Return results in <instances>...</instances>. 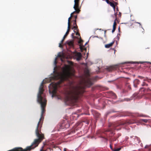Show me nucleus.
<instances>
[{
    "label": "nucleus",
    "mask_w": 151,
    "mask_h": 151,
    "mask_svg": "<svg viewBox=\"0 0 151 151\" xmlns=\"http://www.w3.org/2000/svg\"><path fill=\"white\" fill-rule=\"evenodd\" d=\"M64 151H66V149L65 148H64Z\"/></svg>",
    "instance_id": "42"
},
{
    "label": "nucleus",
    "mask_w": 151,
    "mask_h": 151,
    "mask_svg": "<svg viewBox=\"0 0 151 151\" xmlns=\"http://www.w3.org/2000/svg\"><path fill=\"white\" fill-rule=\"evenodd\" d=\"M106 2L107 3V4H109L110 2H111L109 1V0H105Z\"/></svg>",
    "instance_id": "35"
},
{
    "label": "nucleus",
    "mask_w": 151,
    "mask_h": 151,
    "mask_svg": "<svg viewBox=\"0 0 151 151\" xmlns=\"http://www.w3.org/2000/svg\"><path fill=\"white\" fill-rule=\"evenodd\" d=\"M125 124L124 123H114L111 124L110 125H109L110 127H112L113 128H111V129H115V127H118V126L119 125H122V124Z\"/></svg>",
    "instance_id": "7"
},
{
    "label": "nucleus",
    "mask_w": 151,
    "mask_h": 151,
    "mask_svg": "<svg viewBox=\"0 0 151 151\" xmlns=\"http://www.w3.org/2000/svg\"><path fill=\"white\" fill-rule=\"evenodd\" d=\"M135 116H142L141 115H139L138 113H136L135 114Z\"/></svg>",
    "instance_id": "32"
},
{
    "label": "nucleus",
    "mask_w": 151,
    "mask_h": 151,
    "mask_svg": "<svg viewBox=\"0 0 151 151\" xmlns=\"http://www.w3.org/2000/svg\"><path fill=\"white\" fill-rule=\"evenodd\" d=\"M83 41V40L81 39L78 42V43L81 44V45L80 46V48L81 50H84V48H83V47H82V46H81V45L82 44Z\"/></svg>",
    "instance_id": "18"
},
{
    "label": "nucleus",
    "mask_w": 151,
    "mask_h": 151,
    "mask_svg": "<svg viewBox=\"0 0 151 151\" xmlns=\"http://www.w3.org/2000/svg\"><path fill=\"white\" fill-rule=\"evenodd\" d=\"M143 30L144 31V29H143Z\"/></svg>",
    "instance_id": "47"
},
{
    "label": "nucleus",
    "mask_w": 151,
    "mask_h": 151,
    "mask_svg": "<svg viewBox=\"0 0 151 151\" xmlns=\"http://www.w3.org/2000/svg\"><path fill=\"white\" fill-rule=\"evenodd\" d=\"M72 36L73 37H74V36H74V34H73H73H72Z\"/></svg>",
    "instance_id": "43"
},
{
    "label": "nucleus",
    "mask_w": 151,
    "mask_h": 151,
    "mask_svg": "<svg viewBox=\"0 0 151 151\" xmlns=\"http://www.w3.org/2000/svg\"><path fill=\"white\" fill-rule=\"evenodd\" d=\"M138 77L141 79H142L144 78V77H143L139 76H138Z\"/></svg>",
    "instance_id": "37"
},
{
    "label": "nucleus",
    "mask_w": 151,
    "mask_h": 151,
    "mask_svg": "<svg viewBox=\"0 0 151 151\" xmlns=\"http://www.w3.org/2000/svg\"><path fill=\"white\" fill-rule=\"evenodd\" d=\"M62 43H61V42H60V43H59V47H62Z\"/></svg>",
    "instance_id": "34"
},
{
    "label": "nucleus",
    "mask_w": 151,
    "mask_h": 151,
    "mask_svg": "<svg viewBox=\"0 0 151 151\" xmlns=\"http://www.w3.org/2000/svg\"><path fill=\"white\" fill-rule=\"evenodd\" d=\"M72 29H74V32L75 33H76V35H78L80 37V34L79 32H78L79 30L78 28V26H77V27H76L75 28H73V27L72 28Z\"/></svg>",
    "instance_id": "11"
},
{
    "label": "nucleus",
    "mask_w": 151,
    "mask_h": 151,
    "mask_svg": "<svg viewBox=\"0 0 151 151\" xmlns=\"http://www.w3.org/2000/svg\"><path fill=\"white\" fill-rule=\"evenodd\" d=\"M142 121L145 123L147 122L148 121V120L147 119H142Z\"/></svg>",
    "instance_id": "29"
},
{
    "label": "nucleus",
    "mask_w": 151,
    "mask_h": 151,
    "mask_svg": "<svg viewBox=\"0 0 151 151\" xmlns=\"http://www.w3.org/2000/svg\"><path fill=\"white\" fill-rule=\"evenodd\" d=\"M114 42V41L106 45H105V47L107 48H109V47L112 46V45H113Z\"/></svg>",
    "instance_id": "15"
},
{
    "label": "nucleus",
    "mask_w": 151,
    "mask_h": 151,
    "mask_svg": "<svg viewBox=\"0 0 151 151\" xmlns=\"http://www.w3.org/2000/svg\"><path fill=\"white\" fill-rule=\"evenodd\" d=\"M110 148H111V149L112 150V151H113V148H112V145L110 144Z\"/></svg>",
    "instance_id": "36"
},
{
    "label": "nucleus",
    "mask_w": 151,
    "mask_h": 151,
    "mask_svg": "<svg viewBox=\"0 0 151 151\" xmlns=\"http://www.w3.org/2000/svg\"><path fill=\"white\" fill-rule=\"evenodd\" d=\"M134 123V121L133 120H129L127 122V123L128 124H133Z\"/></svg>",
    "instance_id": "23"
},
{
    "label": "nucleus",
    "mask_w": 151,
    "mask_h": 151,
    "mask_svg": "<svg viewBox=\"0 0 151 151\" xmlns=\"http://www.w3.org/2000/svg\"><path fill=\"white\" fill-rule=\"evenodd\" d=\"M67 43L69 46L71 47H73L74 41L73 40L67 42Z\"/></svg>",
    "instance_id": "14"
},
{
    "label": "nucleus",
    "mask_w": 151,
    "mask_h": 151,
    "mask_svg": "<svg viewBox=\"0 0 151 151\" xmlns=\"http://www.w3.org/2000/svg\"><path fill=\"white\" fill-rule=\"evenodd\" d=\"M112 95L113 99H116V98L117 96L115 93H112Z\"/></svg>",
    "instance_id": "24"
},
{
    "label": "nucleus",
    "mask_w": 151,
    "mask_h": 151,
    "mask_svg": "<svg viewBox=\"0 0 151 151\" xmlns=\"http://www.w3.org/2000/svg\"><path fill=\"white\" fill-rule=\"evenodd\" d=\"M134 141H135V142H137V143L138 144H139L140 143L141 141L139 138L138 137L135 136L134 137Z\"/></svg>",
    "instance_id": "16"
},
{
    "label": "nucleus",
    "mask_w": 151,
    "mask_h": 151,
    "mask_svg": "<svg viewBox=\"0 0 151 151\" xmlns=\"http://www.w3.org/2000/svg\"><path fill=\"white\" fill-rule=\"evenodd\" d=\"M85 83L88 84L89 85L91 86L92 84V83L91 81V79L89 78H87V80H84Z\"/></svg>",
    "instance_id": "13"
},
{
    "label": "nucleus",
    "mask_w": 151,
    "mask_h": 151,
    "mask_svg": "<svg viewBox=\"0 0 151 151\" xmlns=\"http://www.w3.org/2000/svg\"><path fill=\"white\" fill-rule=\"evenodd\" d=\"M50 85H51V86H52L53 89L52 92L53 93H54L55 92L56 90L57 89L58 85L56 83H52L50 84Z\"/></svg>",
    "instance_id": "8"
},
{
    "label": "nucleus",
    "mask_w": 151,
    "mask_h": 151,
    "mask_svg": "<svg viewBox=\"0 0 151 151\" xmlns=\"http://www.w3.org/2000/svg\"><path fill=\"white\" fill-rule=\"evenodd\" d=\"M58 57L60 58H61L62 57V55L60 54H59L58 55Z\"/></svg>",
    "instance_id": "39"
},
{
    "label": "nucleus",
    "mask_w": 151,
    "mask_h": 151,
    "mask_svg": "<svg viewBox=\"0 0 151 151\" xmlns=\"http://www.w3.org/2000/svg\"><path fill=\"white\" fill-rule=\"evenodd\" d=\"M140 82L139 80L137 79H135L134 81V85L135 87H137V85L139 84Z\"/></svg>",
    "instance_id": "12"
},
{
    "label": "nucleus",
    "mask_w": 151,
    "mask_h": 151,
    "mask_svg": "<svg viewBox=\"0 0 151 151\" xmlns=\"http://www.w3.org/2000/svg\"><path fill=\"white\" fill-rule=\"evenodd\" d=\"M133 96L134 97H135L136 98H137V97H138L139 96V95L138 93H134L133 95Z\"/></svg>",
    "instance_id": "26"
},
{
    "label": "nucleus",
    "mask_w": 151,
    "mask_h": 151,
    "mask_svg": "<svg viewBox=\"0 0 151 151\" xmlns=\"http://www.w3.org/2000/svg\"><path fill=\"white\" fill-rule=\"evenodd\" d=\"M89 122L90 121L89 120L86 119L85 120L83 121V122H85L86 123V124H88L89 123Z\"/></svg>",
    "instance_id": "25"
},
{
    "label": "nucleus",
    "mask_w": 151,
    "mask_h": 151,
    "mask_svg": "<svg viewBox=\"0 0 151 151\" xmlns=\"http://www.w3.org/2000/svg\"><path fill=\"white\" fill-rule=\"evenodd\" d=\"M73 17L74 18L75 20H76V19L77 18V15H73Z\"/></svg>",
    "instance_id": "31"
},
{
    "label": "nucleus",
    "mask_w": 151,
    "mask_h": 151,
    "mask_svg": "<svg viewBox=\"0 0 151 151\" xmlns=\"http://www.w3.org/2000/svg\"><path fill=\"white\" fill-rule=\"evenodd\" d=\"M118 15L119 17H120L121 16V13L120 12H119Z\"/></svg>",
    "instance_id": "38"
},
{
    "label": "nucleus",
    "mask_w": 151,
    "mask_h": 151,
    "mask_svg": "<svg viewBox=\"0 0 151 151\" xmlns=\"http://www.w3.org/2000/svg\"><path fill=\"white\" fill-rule=\"evenodd\" d=\"M62 126H64L65 128H68L70 126V125L67 122L64 124H63Z\"/></svg>",
    "instance_id": "17"
},
{
    "label": "nucleus",
    "mask_w": 151,
    "mask_h": 151,
    "mask_svg": "<svg viewBox=\"0 0 151 151\" xmlns=\"http://www.w3.org/2000/svg\"><path fill=\"white\" fill-rule=\"evenodd\" d=\"M71 68L68 65H65L63 69V73L60 75L58 73L56 74V77L55 78H61L62 81L68 79L70 78L73 74L71 72Z\"/></svg>",
    "instance_id": "2"
},
{
    "label": "nucleus",
    "mask_w": 151,
    "mask_h": 151,
    "mask_svg": "<svg viewBox=\"0 0 151 151\" xmlns=\"http://www.w3.org/2000/svg\"><path fill=\"white\" fill-rule=\"evenodd\" d=\"M70 28H68L67 30L65 35H64L63 39L61 41V43H63V42L65 38L69 34V31H70Z\"/></svg>",
    "instance_id": "9"
},
{
    "label": "nucleus",
    "mask_w": 151,
    "mask_h": 151,
    "mask_svg": "<svg viewBox=\"0 0 151 151\" xmlns=\"http://www.w3.org/2000/svg\"><path fill=\"white\" fill-rule=\"evenodd\" d=\"M150 151H151V147L149 149Z\"/></svg>",
    "instance_id": "44"
},
{
    "label": "nucleus",
    "mask_w": 151,
    "mask_h": 151,
    "mask_svg": "<svg viewBox=\"0 0 151 151\" xmlns=\"http://www.w3.org/2000/svg\"><path fill=\"white\" fill-rule=\"evenodd\" d=\"M99 114H98V116H99Z\"/></svg>",
    "instance_id": "46"
},
{
    "label": "nucleus",
    "mask_w": 151,
    "mask_h": 151,
    "mask_svg": "<svg viewBox=\"0 0 151 151\" xmlns=\"http://www.w3.org/2000/svg\"><path fill=\"white\" fill-rule=\"evenodd\" d=\"M109 4L112 7L114 10H115V5L114 4V3H112L111 2H110L109 3Z\"/></svg>",
    "instance_id": "22"
},
{
    "label": "nucleus",
    "mask_w": 151,
    "mask_h": 151,
    "mask_svg": "<svg viewBox=\"0 0 151 151\" xmlns=\"http://www.w3.org/2000/svg\"><path fill=\"white\" fill-rule=\"evenodd\" d=\"M68 63L69 64H70L71 65H73V63L71 61H68Z\"/></svg>",
    "instance_id": "30"
},
{
    "label": "nucleus",
    "mask_w": 151,
    "mask_h": 151,
    "mask_svg": "<svg viewBox=\"0 0 151 151\" xmlns=\"http://www.w3.org/2000/svg\"><path fill=\"white\" fill-rule=\"evenodd\" d=\"M73 28H75L76 27H77V24H76V20H73Z\"/></svg>",
    "instance_id": "21"
},
{
    "label": "nucleus",
    "mask_w": 151,
    "mask_h": 151,
    "mask_svg": "<svg viewBox=\"0 0 151 151\" xmlns=\"http://www.w3.org/2000/svg\"><path fill=\"white\" fill-rule=\"evenodd\" d=\"M77 56L78 57L77 60H80L81 57V54L80 52H78L77 53Z\"/></svg>",
    "instance_id": "20"
},
{
    "label": "nucleus",
    "mask_w": 151,
    "mask_h": 151,
    "mask_svg": "<svg viewBox=\"0 0 151 151\" xmlns=\"http://www.w3.org/2000/svg\"><path fill=\"white\" fill-rule=\"evenodd\" d=\"M43 147H42V148L40 150V151H48L49 150L51 151V148H48L46 150H44Z\"/></svg>",
    "instance_id": "19"
},
{
    "label": "nucleus",
    "mask_w": 151,
    "mask_h": 151,
    "mask_svg": "<svg viewBox=\"0 0 151 151\" xmlns=\"http://www.w3.org/2000/svg\"><path fill=\"white\" fill-rule=\"evenodd\" d=\"M136 23H138V24H139L141 26V27H142V25H141V24L140 23L138 22H136Z\"/></svg>",
    "instance_id": "41"
},
{
    "label": "nucleus",
    "mask_w": 151,
    "mask_h": 151,
    "mask_svg": "<svg viewBox=\"0 0 151 151\" xmlns=\"http://www.w3.org/2000/svg\"><path fill=\"white\" fill-rule=\"evenodd\" d=\"M117 67L116 65H112L107 68L106 69L109 71H111L113 70H115Z\"/></svg>",
    "instance_id": "6"
},
{
    "label": "nucleus",
    "mask_w": 151,
    "mask_h": 151,
    "mask_svg": "<svg viewBox=\"0 0 151 151\" xmlns=\"http://www.w3.org/2000/svg\"><path fill=\"white\" fill-rule=\"evenodd\" d=\"M57 58H56L55 60L54 63L55 65H56L57 63Z\"/></svg>",
    "instance_id": "33"
},
{
    "label": "nucleus",
    "mask_w": 151,
    "mask_h": 151,
    "mask_svg": "<svg viewBox=\"0 0 151 151\" xmlns=\"http://www.w3.org/2000/svg\"><path fill=\"white\" fill-rule=\"evenodd\" d=\"M80 8L77 7H76L75 8V11H74L73 12L71 13L70 14V16L68 18V28H70V20L71 19L72 17H73V14L75 13H78L80 11Z\"/></svg>",
    "instance_id": "3"
},
{
    "label": "nucleus",
    "mask_w": 151,
    "mask_h": 151,
    "mask_svg": "<svg viewBox=\"0 0 151 151\" xmlns=\"http://www.w3.org/2000/svg\"><path fill=\"white\" fill-rule=\"evenodd\" d=\"M149 147V146L148 145H146L145 147V148H148Z\"/></svg>",
    "instance_id": "40"
},
{
    "label": "nucleus",
    "mask_w": 151,
    "mask_h": 151,
    "mask_svg": "<svg viewBox=\"0 0 151 151\" xmlns=\"http://www.w3.org/2000/svg\"><path fill=\"white\" fill-rule=\"evenodd\" d=\"M121 149V148H119L114 149L113 151H119Z\"/></svg>",
    "instance_id": "27"
},
{
    "label": "nucleus",
    "mask_w": 151,
    "mask_h": 151,
    "mask_svg": "<svg viewBox=\"0 0 151 151\" xmlns=\"http://www.w3.org/2000/svg\"><path fill=\"white\" fill-rule=\"evenodd\" d=\"M83 93L80 89L76 88L74 91L68 92V94L65 97L66 101L70 104H73L76 102Z\"/></svg>",
    "instance_id": "1"
},
{
    "label": "nucleus",
    "mask_w": 151,
    "mask_h": 151,
    "mask_svg": "<svg viewBox=\"0 0 151 151\" xmlns=\"http://www.w3.org/2000/svg\"><path fill=\"white\" fill-rule=\"evenodd\" d=\"M79 0H74L75 4L73 6V8L74 9H75L76 7L77 8L79 7Z\"/></svg>",
    "instance_id": "10"
},
{
    "label": "nucleus",
    "mask_w": 151,
    "mask_h": 151,
    "mask_svg": "<svg viewBox=\"0 0 151 151\" xmlns=\"http://www.w3.org/2000/svg\"><path fill=\"white\" fill-rule=\"evenodd\" d=\"M142 86H147V84H146L145 82H143L142 84Z\"/></svg>",
    "instance_id": "28"
},
{
    "label": "nucleus",
    "mask_w": 151,
    "mask_h": 151,
    "mask_svg": "<svg viewBox=\"0 0 151 151\" xmlns=\"http://www.w3.org/2000/svg\"><path fill=\"white\" fill-rule=\"evenodd\" d=\"M114 2L116 4H116H117V3H116V2Z\"/></svg>",
    "instance_id": "45"
},
{
    "label": "nucleus",
    "mask_w": 151,
    "mask_h": 151,
    "mask_svg": "<svg viewBox=\"0 0 151 151\" xmlns=\"http://www.w3.org/2000/svg\"><path fill=\"white\" fill-rule=\"evenodd\" d=\"M115 17L116 18L115 19L114 21V22L113 25V28L112 30V32L113 33L115 31V30L116 28V20H117V14L116 13H115L114 14Z\"/></svg>",
    "instance_id": "5"
},
{
    "label": "nucleus",
    "mask_w": 151,
    "mask_h": 151,
    "mask_svg": "<svg viewBox=\"0 0 151 151\" xmlns=\"http://www.w3.org/2000/svg\"><path fill=\"white\" fill-rule=\"evenodd\" d=\"M143 89V93H142V95L144 96L145 95V97H149L150 96H151V93H147V92H149L150 91V90L149 89H144V88H140V90H142V89Z\"/></svg>",
    "instance_id": "4"
}]
</instances>
